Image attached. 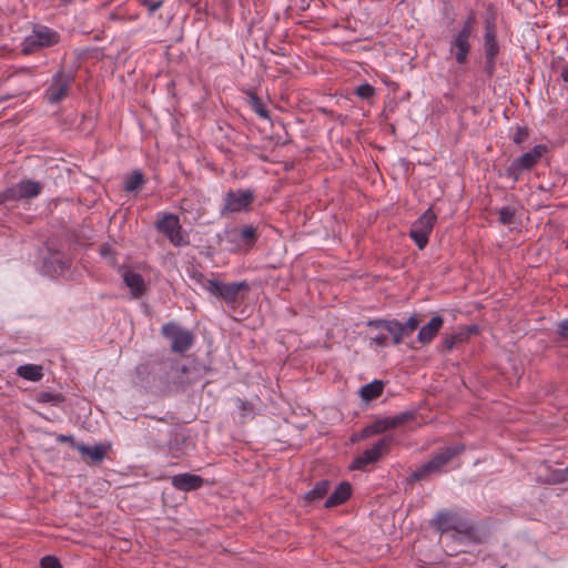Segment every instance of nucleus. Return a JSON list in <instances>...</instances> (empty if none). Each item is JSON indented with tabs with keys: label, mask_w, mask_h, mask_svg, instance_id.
Returning a JSON list of instances; mask_svg holds the SVG:
<instances>
[{
	"label": "nucleus",
	"mask_w": 568,
	"mask_h": 568,
	"mask_svg": "<svg viewBox=\"0 0 568 568\" xmlns=\"http://www.w3.org/2000/svg\"><path fill=\"white\" fill-rule=\"evenodd\" d=\"M434 526L442 535H448L457 540H468L471 539L475 535V527L473 524L454 511H439L434 518Z\"/></svg>",
	"instance_id": "obj_1"
},
{
	"label": "nucleus",
	"mask_w": 568,
	"mask_h": 568,
	"mask_svg": "<svg viewBox=\"0 0 568 568\" xmlns=\"http://www.w3.org/2000/svg\"><path fill=\"white\" fill-rule=\"evenodd\" d=\"M194 280L212 296L221 298L227 304L235 303L240 291L247 288V283L244 281L224 283L215 278H207L202 273L194 275Z\"/></svg>",
	"instance_id": "obj_2"
},
{
	"label": "nucleus",
	"mask_w": 568,
	"mask_h": 568,
	"mask_svg": "<svg viewBox=\"0 0 568 568\" xmlns=\"http://www.w3.org/2000/svg\"><path fill=\"white\" fill-rule=\"evenodd\" d=\"M476 18L470 13L462 23L460 29L452 37L450 53L458 64L467 62L471 49L470 39L475 33Z\"/></svg>",
	"instance_id": "obj_3"
},
{
	"label": "nucleus",
	"mask_w": 568,
	"mask_h": 568,
	"mask_svg": "<svg viewBox=\"0 0 568 568\" xmlns=\"http://www.w3.org/2000/svg\"><path fill=\"white\" fill-rule=\"evenodd\" d=\"M155 227L175 246H185L190 243L189 235L182 230L180 219L175 214L160 212Z\"/></svg>",
	"instance_id": "obj_4"
},
{
	"label": "nucleus",
	"mask_w": 568,
	"mask_h": 568,
	"mask_svg": "<svg viewBox=\"0 0 568 568\" xmlns=\"http://www.w3.org/2000/svg\"><path fill=\"white\" fill-rule=\"evenodd\" d=\"M465 449L462 444L445 447L442 452L437 453L430 460L423 464L419 468L412 473V480L424 479L427 475L438 473L447 465L452 458L459 455Z\"/></svg>",
	"instance_id": "obj_5"
},
{
	"label": "nucleus",
	"mask_w": 568,
	"mask_h": 568,
	"mask_svg": "<svg viewBox=\"0 0 568 568\" xmlns=\"http://www.w3.org/2000/svg\"><path fill=\"white\" fill-rule=\"evenodd\" d=\"M60 36L57 31L45 26H37L32 29L22 43V52L24 54L33 53L40 49L49 48L59 42Z\"/></svg>",
	"instance_id": "obj_6"
},
{
	"label": "nucleus",
	"mask_w": 568,
	"mask_h": 568,
	"mask_svg": "<svg viewBox=\"0 0 568 568\" xmlns=\"http://www.w3.org/2000/svg\"><path fill=\"white\" fill-rule=\"evenodd\" d=\"M547 152L544 144H537L529 151L516 158L506 170V174L514 182H517L525 171L532 169Z\"/></svg>",
	"instance_id": "obj_7"
},
{
	"label": "nucleus",
	"mask_w": 568,
	"mask_h": 568,
	"mask_svg": "<svg viewBox=\"0 0 568 568\" xmlns=\"http://www.w3.org/2000/svg\"><path fill=\"white\" fill-rule=\"evenodd\" d=\"M437 215L429 207L412 225L409 236L419 250L426 247L436 223Z\"/></svg>",
	"instance_id": "obj_8"
},
{
	"label": "nucleus",
	"mask_w": 568,
	"mask_h": 568,
	"mask_svg": "<svg viewBox=\"0 0 568 568\" xmlns=\"http://www.w3.org/2000/svg\"><path fill=\"white\" fill-rule=\"evenodd\" d=\"M254 200L252 190H230L223 197V207L221 214L240 213L250 210Z\"/></svg>",
	"instance_id": "obj_9"
},
{
	"label": "nucleus",
	"mask_w": 568,
	"mask_h": 568,
	"mask_svg": "<svg viewBox=\"0 0 568 568\" xmlns=\"http://www.w3.org/2000/svg\"><path fill=\"white\" fill-rule=\"evenodd\" d=\"M393 436H385L376 442L371 448L365 449L351 465L352 469L364 470L368 465L376 463L389 450Z\"/></svg>",
	"instance_id": "obj_10"
},
{
	"label": "nucleus",
	"mask_w": 568,
	"mask_h": 568,
	"mask_svg": "<svg viewBox=\"0 0 568 568\" xmlns=\"http://www.w3.org/2000/svg\"><path fill=\"white\" fill-rule=\"evenodd\" d=\"M162 334L170 339L171 348L175 353H184L190 349L193 344L192 333L174 323L164 324Z\"/></svg>",
	"instance_id": "obj_11"
},
{
	"label": "nucleus",
	"mask_w": 568,
	"mask_h": 568,
	"mask_svg": "<svg viewBox=\"0 0 568 568\" xmlns=\"http://www.w3.org/2000/svg\"><path fill=\"white\" fill-rule=\"evenodd\" d=\"M71 78L64 72H57L45 89L44 95L49 103L57 104L61 102L68 94Z\"/></svg>",
	"instance_id": "obj_12"
},
{
	"label": "nucleus",
	"mask_w": 568,
	"mask_h": 568,
	"mask_svg": "<svg viewBox=\"0 0 568 568\" xmlns=\"http://www.w3.org/2000/svg\"><path fill=\"white\" fill-rule=\"evenodd\" d=\"M484 49H485V61H486V71L491 74L495 64L496 58L499 52V45L497 42V34L494 24L487 23L485 36H484Z\"/></svg>",
	"instance_id": "obj_13"
},
{
	"label": "nucleus",
	"mask_w": 568,
	"mask_h": 568,
	"mask_svg": "<svg viewBox=\"0 0 568 568\" xmlns=\"http://www.w3.org/2000/svg\"><path fill=\"white\" fill-rule=\"evenodd\" d=\"M255 232V227L252 225L244 226L243 229L233 227L225 232V237L233 245L232 250H242L253 244Z\"/></svg>",
	"instance_id": "obj_14"
},
{
	"label": "nucleus",
	"mask_w": 568,
	"mask_h": 568,
	"mask_svg": "<svg viewBox=\"0 0 568 568\" xmlns=\"http://www.w3.org/2000/svg\"><path fill=\"white\" fill-rule=\"evenodd\" d=\"M42 190V184L33 180H21L17 184L10 186L11 199L13 201L29 200L37 197Z\"/></svg>",
	"instance_id": "obj_15"
},
{
	"label": "nucleus",
	"mask_w": 568,
	"mask_h": 568,
	"mask_svg": "<svg viewBox=\"0 0 568 568\" xmlns=\"http://www.w3.org/2000/svg\"><path fill=\"white\" fill-rule=\"evenodd\" d=\"M368 326L385 329L393 337V344L398 345L404 337L409 336L404 324L396 320H374L367 323Z\"/></svg>",
	"instance_id": "obj_16"
},
{
	"label": "nucleus",
	"mask_w": 568,
	"mask_h": 568,
	"mask_svg": "<svg viewBox=\"0 0 568 568\" xmlns=\"http://www.w3.org/2000/svg\"><path fill=\"white\" fill-rule=\"evenodd\" d=\"M122 280L125 286L129 288L132 298H140L145 293L146 284L144 278L141 274L133 271L132 268H123Z\"/></svg>",
	"instance_id": "obj_17"
},
{
	"label": "nucleus",
	"mask_w": 568,
	"mask_h": 568,
	"mask_svg": "<svg viewBox=\"0 0 568 568\" xmlns=\"http://www.w3.org/2000/svg\"><path fill=\"white\" fill-rule=\"evenodd\" d=\"M69 268V263L60 253H50L47 257H43L42 272L47 275L62 274Z\"/></svg>",
	"instance_id": "obj_18"
},
{
	"label": "nucleus",
	"mask_w": 568,
	"mask_h": 568,
	"mask_svg": "<svg viewBox=\"0 0 568 568\" xmlns=\"http://www.w3.org/2000/svg\"><path fill=\"white\" fill-rule=\"evenodd\" d=\"M203 478L199 475L183 473L172 477V485L183 491L195 490L203 485Z\"/></svg>",
	"instance_id": "obj_19"
},
{
	"label": "nucleus",
	"mask_w": 568,
	"mask_h": 568,
	"mask_svg": "<svg viewBox=\"0 0 568 568\" xmlns=\"http://www.w3.org/2000/svg\"><path fill=\"white\" fill-rule=\"evenodd\" d=\"M443 317L434 316L426 325L422 326L417 339L422 344L430 343L443 326Z\"/></svg>",
	"instance_id": "obj_20"
},
{
	"label": "nucleus",
	"mask_w": 568,
	"mask_h": 568,
	"mask_svg": "<svg viewBox=\"0 0 568 568\" xmlns=\"http://www.w3.org/2000/svg\"><path fill=\"white\" fill-rule=\"evenodd\" d=\"M352 494V486L347 481L341 483L325 501L326 508H333L345 503Z\"/></svg>",
	"instance_id": "obj_21"
},
{
	"label": "nucleus",
	"mask_w": 568,
	"mask_h": 568,
	"mask_svg": "<svg viewBox=\"0 0 568 568\" xmlns=\"http://www.w3.org/2000/svg\"><path fill=\"white\" fill-rule=\"evenodd\" d=\"M405 422V415H396L375 420L371 424V432L382 434L388 429L395 428Z\"/></svg>",
	"instance_id": "obj_22"
},
{
	"label": "nucleus",
	"mask_w": 568,
	"mask_h": 568,
	"mask_svg": "<svg viewBox=\"0 0 568 568\" xmlns=\"http://www.w3.org/2000/svg\"><path fill=\"white\" fill-rule=\"evenodd\" d=\"M154 377L145 364H140L135 367L132 375V383L141 388H150L153 384Z\"/></svg>",
	"instance_id": "obj_23"
},
{
	"label": "nucleus",
	"mask_w": 568,
	"mask_h": 568,
	"mask_svg": "<svg viewBox=\"0 0 568 568\" xmlns=\"http://www.w3.org/2000/svg\"><path fill=\"white\" fill-rule=\"evenodd\" d=\"M17 375L26 381L39 382L43 377V368L37 364H24L17 368Z\"/></svg>",
	"instance_id": "obj_24"
},
{
	"label": "nucleus",
	"mask_w": 568,
	"mask_h": 568,
	"mask_svg": "<svg viewBox=\"0 0 568 568\" xmlns=\"http://www.w3.org/2000/svg\"><path fill=\"white\" fill-rule=\"evenodd\" d=\"M77 449L81 454L89 456L95 463L101 462L106 454V449L102 444L94 445L92 447L87 446L84 444H80L77 446Z\"/></svg>",
	"instance_id": "obj_25"
},
{
	"label": "nucleus",
	"mask_w": 568,
	"mask_h": 568,
	"mask_svg": "<svg viewBox=\"0 0 568 568\" xmlns=\"http://www.w3.org/2000/svg\"><path fill=\"white\" fill-rule=\"evenodd\" d=\"M383 393L382 382L374 381L369 384L364 385L361 388V396L364 400H372L377 398Z\"/></svg>",
	"instance_id": "obj_26"
},
{
	"label": "nucleus",
	"mask_w": 568,
	"mask_h": 568,
	"mask_svg": "<svg viewBox=\"0 0 568 568\" xmlns=\"http://www.w3.org/2000/svg\"><path fill=\"white\" fill-rule=\"evenodd\" d=\"M329 489V481L328 480H321L316 483L313 489L307 491L305 494V499L308 501H316L322 499Z\"/></svg>",
	"instance_id": "obj_27"
},
{
	"label": "nucleus",
	"mask_w": 568,
	"mask_h": 568,
	"mask_svg": "<svg viewBox=\"0 0 568 568\" xmlns=\"http://www.w3.org/2000/svg\"><path fill=\"white\" fill-rule=\"evenodd\" d=\"M64 400V397L60 393H53V392H40L37 394V402L43 403V404H51L54 406L60 405Z\"/></svg>",
	"instance_id": "obj_28"
},
{
	"label": "nucleus",
	"mask_w": 568,
	"mask_h": 568,
	"mask_svg": "<svg viewBox=\"0 0 568 568\" xmlns=\"http://www.w3.org/2000/svg\"><path fill=\"white\" fill-rule=\"evenodd\" d=\"M143 183V174L140 171H134L124 182V190L133 192L139 189Z\"/></svg>",
	"instance_id": "obj_29"
},
{
	"label": "nucleus",
	"mask_w": 568,
	"mask_h": 568,
	"mask_svg": "<svg viewBox=\"0 0 568 568\" xmlns=\"http://www.w3.org/2000/svg\"><path fill=\"white\" fill-rule=\"evenodd\" d=\"M355 92L362 99H371L375 93V89L368 83H363L357 87Z\"/></svg>",
	"instance_id": "obj_30"
},
{
	"label": "nucleus",
	"mask_w": 568,
	"mask_h": 568,
	"mask_svg": "<svg viewBox=\"0 0 568 568\" xmlns=\"http://www.w3.org/2000/svg\"><path fill=\"white\" fill-rule=\"evenodd\" d=\"M41 568H62L59 559L54 556H44L40 561Z\"/></svg>",
	"instance_id": "obj_31"
},
{
	"label": "nucleus",
	"mask_w": 568,
	"mask_h": 568,
	"mask_svg": "<svg viewBox=\"0 0 568 568\" xmlns=\"http://www.w3.org/2000/svg\"><path fill=\"white\" fill-rule=\"evenodd\" d=\"M514 219V211L508 206H503L499 210V220L503 224H510Z\"/></svg>",
	"instance_id": "obj_32"
},
{
	"label": "nucleus",
	"mask_w": 568,
	"mask_h": 568,
	"mask_svg": "<svg viewBox=\"0 0 568 568\" xmlns=\"http://www.w3.org/2000/svg\"><path fill=\"white\" fill-rule=\"evenodd\" d=\"M464 338V334L463 333H459V334H456V335H453L450 337H446L444 339V346L446 349L450 351L456 343L463 341Z\"/></svg>",
	"instance_id": "obj_33"
},
{
	"label": "nucleus",
	"mask_w": 568,
	"mask_h": 568,
	"mask_svg": "<svg viewBox=\"0 0 568 568\" xmlns=\"http://www.w3.org/2000/svg\"><path fill=\"white\" fill-rule=\"evenodd\" d=\"M407 333L410 335L418 326L419 321L416 315H412L406 322L403 323Z\"/></svg>",
	"instance_id": "obj_34"
},
{
	"label": "nucleus",
	"mask_w": 568,
	"mask_h": 568,
	"mask_svg": "<svg viewBox=\"0 0 568 568\" xmlns=\"http://www.w3.org/2000/svg\"><path fill=\"white\" fill-rule=\"evenodd\" d=\"M527 135H528L527 129L519 126V128H517V130L513 136V141L516 144L523 143L526 140Z\"/></svg>",
	"instance_id": "obj_35"
},
{
	"label": "nucleus",
	"mask_w": 568,
	"mask_h": 568,
	"mask_svg": "<svg viewBox=\"0 0 568 568\" xmlns=\"http://www.w3.org/2000/svg\"><path fill=\"white\" fill-rule=\"evenodd\" d=\"M142 4L148 7L149 13L152 14L163 6V0H159V1L143 0Z\"/></svg>",
	"instance_id": "obj_36"
},
{
	"label": "nucleus",
	"mask_w": 568,
	"mask_h": 568,
	"mask_svg": "<svg viewBox=\"0 0 568 568\" xmlns=\"http://www.w3.org/2000/svg\"><path fill=\"white\" fill-rule=\"evenodd\" d=\"M371 343L376 345V346L384 347L387 344V336L385 334H382V333L376 334L375 336H373L371 338Z\"/></svg>",
	"instance_id": "obj_37"
},
{
	"label": "nucleus",
	"mask_w": 568,
	"mask_h": 568,
	"mask_svg": "<svg viewBox=\"0 0 568 568\" xmlns=\"http://www.w3.org/2000/svg\"><path fill=\"white\" fill-rule=\"evenodd\" d=\"M558 334L562 338L568 339V320H565L558 324Z\"/></svg>",
	"instance_id": "obj_38"
},
{
	"label": "nucleus",
	"mask_w": 568,
	"mask_h": 568,
	"mask_svg": "<svg viewBox=\"0 0 568 568\" xmlns=\"http://www.w3.org/2000/svg\"><path fill=\"white\" fill-rule=\"evenodd\" d=\"M252 100L254 102L256 113L260 114L263 118H267V112L262 106V104L260 103L258 99L256 97H252Z\"/></svg>",
	"instance_id": "obj_39"
},
{
	"label": "nucleus",
	"mask_w": 568,
	"mask_h": 568,
	"mask_svg": "<svg viewBox=\"0 0 568 568\" xmlns=\"http://www.w3.org/2000/svg\"><path fill=\"white\" fill-rule=\"evenodd\" d=\"M9 201H13V199H11L10 187H8L4 191L0 192V205L7 203Z\"/></svg>",
	"instance_id": "obj_40"
},
{
	"label": "nucleus",
	"mask_w": 568,
	"mask_h": 568,
	"mask_svg": "<svg viewBox=\"0 0 568 568\" xmlns=\"http://www.w3.org/2000/svg\"><path fill=\"white\" fill-rule=\"evenodd\" d=\"M372 435H376L375 432H371V425L366 426L362 433H361V438H366V437H369Z\"/></svg>",
	"instance_id": "obj_41"
},
{
	"label": "nucleus",
	"mask_w": 568,
	"mask_h": 568,
	"mask_svg": "<svg viewBox=\"0 0 568 568\" xmlns=\"http://www.w3.org/2000/svg\"><path fill=\"white\" fill-rule=\"evenodd\" d=\"M101 254H102L103 256H109V255H111V254H112V250H111V247H110L109 245L103 246V247H102V250H101Z\"/></svg>",
	"instance_id": "obj_42"
},
{
	"label": "nucleus",
	"mask_w": 568,
	"mask_h": 568,
	"mask_svg": "<svg viewBox=\"0 0 568 568\" xmlns=\"http://www.w3.org/2000/svg\"><path fill=\"white\" fill-rule=\"evenodd\" d=\"M561 79L568 83V68H565L560 74Z\"/></svg>",
	"instance_id": "obj_43"
},
{
	"label": "nucleus",
	"mask_w": 568,
	"mask_h": 568,
	"mask_svg": "<svg viewBox=\"0 0 568 568\" xmlns=\"http://www.w3.org/2000/svg\"><path fill=\"white\" fill-rule=\"evenodd\" d=\"M59 439H60L61 442H72V440H73V437H72V436H67V435H61V436L59 437Z\"/></svg>",
	"instance_id": "obj_44"
},
{
	"label": "nucleus",
	"mask_w": 568,
	"mask_h": 568,
	"mask_svg": "<svg viewBox=\"0 0 568 568\" xmlns=\"http://www.w3.org/2000/svg\"><path fill=\"white\" fill-rule=\"evenodd\" d=\"M557 3L558 4H566L567 2H566V0H557Z\"/></svg>",
	"instance_id": "obj_45"
},
{
	"label": "nucleus",
	"mask_w": 568,
	"mask_h": 568,
	"mask_svg": "<svg viewBox=\"0 0 568 568\" xmlns=\"http://www.w3.org/2000/svg\"><path fill=\"white\" fill-rule=\"evenodd\" d=\"M564 471H565V474H567V475H568V466L565 468V470H564Z\"/></svg>",
	"instance_id": "obj_46"
}]
</instances>
